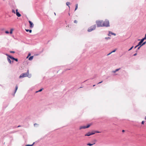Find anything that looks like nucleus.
Listing matches in <instances>:
<instances>
[{"instance_id": "obj_1", "label": "nucleus", "mask_w": 146, "mask_h": 146, "mask_svg": "<svg viewBox=\"0 0 146 146\" xmlns=\"http://www.w3.org/2000/svg\"><path fill=\"white\" fill-rule=\"evenodd\" d=\"M96 23L98 27H104L103 21L98 20L96 21Z\"/></svg>"}, {"instance_id": "obj_2", "label": "nucleus", "mask_w": 146, "mask_h": 146, "mask_svg": "<svg viewBox=\"0 0 146 146\" xmlns=\"http://www.w3.org/2000/svg\"><path fill=\"white\" fill-rule=\"evenodd\" d=\"M29 74V70H28L26 73H22L19 76V78H21L26 77H28Z\"/></svg>"}, {"instance_id": "obj_3", "label": "nucleus", "mask_w": 146, "mask_h": 146, "mask_svg": "<svg viewBox=\"0 0 146 146\" xmlns=\"http://www.w3.org/2000/svg\"><path fill=\"white\" fill-rule=\"evenodd\" d=\"M96 28V25H93L88 28V31L90 32L95 30Z\"/></svg>"}, {"instance_id": "obj_4", "label": "nucleus", "mask_w": 146, "mask_h": 146, "mask_svg": "<svg viewBox=\"0 0 146 146\" xmlns=\"http://www.w3.org/2000/svg\"><path fill=\"white\" fill-rule=\"evenodd\" d=\"M103 25H104V27H109L110 25L109 21L107 20H105L104 21H103Z\"/></svg>"}, {"instance_id": "obj_5", "label": "nucleus", "mask_w": 146, "mask_h": 146, "mask_svg": "<svg viewBox=\"0 0 146 146\" xmlns=\"http://www.w3.org/2000/svg\"><path fill=\"white\" fill-rule=\"evenodd\" d=\"M90 126V124H88L86 126H81L80 128V129H85L86 128H88Z\"/></svg>"}, {"instance_id": "obj_6", "label": "nucleus", "mask_w": 146, "mask_h": 146, "mask_svg": "<svg viewBox=\"0 0 146 146\" xmlns=\"http://www.w3.org/2000/svg\"><path fill=\"white\" fill-rule=\"evenodd\" d=\"M95 133V132H88L85 135V136H90L91 135H93Z\"/></svg>"}, {"instance_id": "obj_7", "label": "nucleus", "mask_w": 146, "mask_h": 146, "mask_svg": "<svg viewBox=\"0 0 146 146\" xmlns=\"http://www.w3.org/2000/svg\"><path fill=\"white\" fill-rule=\"evenodd\" d=\"M29 22L30 24V27L31 28L33 27L34 26V24L33 23L30 21H29Z\"/></svg>"}, {"instance_id": "obj_8", "label": "nucleus", "mask_w": 146, "mask_h": 146, "mask_svg": "<svg viewBox=\"0 0 146 146\" xmlns=\"http://www.w3.org/2000/svg\"><path fill=\"white\" fill-rule=\"evenodd\" d=\"M10 58H11V59L13 60H15V61H16V62H17L18 61V60L17 58H14L12 56H10Z\"/></svg>"}, {"instance_id": "obj_9", "label": "nucleus", "mask_w": 146, "mask_h": 146, "mask_svg": "<svg viewBox=\"0 0 146 146\" xmlns=\"http://www.w3.org/2000/svg\"><path fill=\"white\" fill-rule=\"evenodd\" d=\"M16 15L18 17H20L21 16V15L19 13V12H18V9H17L16 10Z\"/></svg>"}, {"instance_id": "obj_10", "label": "nucleus", "mask_w": 146, "mask_h": 146, "mask_svg": "<svg viewBox=\"0 0 146 146\" xmlns=\"http://www.w3.org/2000/svg\"><path fill=\"white\" fill-rule=\"evenodd\" d=\"M33 56H30L29 58V60H33Z\"/></svg>"}, {"instance_id": "obj_11", "label": "nucleus", "mask_w": 146, "mask_h": 146, "mask_svg": "<svg viewBox=\"0 0 146 146\" xmlns=\"http://www.w3.org/2000/svg\"><path fill=\"white\" fill-rule=\"evenodd\" d=\"M120 69V68L117 69H116L115 70L112 71V72L113 73H115L116 72L119 70Z\"/></svg>"}, {"instance_id": "obj_12", "label": "nucleus", "mask_w": 146, "mask_h": 146, "mask_svg": "<svg viewBox=\"0 0 146 146\" xmlns=\"http://www.w3.org/2000/svg\"><path fill=\"white\" fill-rule=\"evenodd\" d=\"M95 144V142H94V143L93 144H91L90 143H88L87 144V145H89L90 146H92L94 144Z\"/></svg>"}, {"instance_id": "obj_13", "label": "nucleus", "mask_w": 146, "mask_h": 146, "mask_svg": "<svg viewBox=\"0 0 146 146\" xmlns=\"http://www.w3.org/2000/svg\"><path fill=\"white\" fill-rule=\"evenodd\" d=\"M7 56V59L8 62H9V54H5Z\"/></svg>"}, {"instance_id": "obj_14", "label": "nucleus", "mask_w": 146, "mask_h": 146, "mask_svg": "<svg viewBox=\"0 0 146 146\" xmlns=\"http://www.w3.org/2000/svg\"><path fill=\"white\" fill-rule=\"evenodd\" d=\"M109 35L111 34V35H116V34L115 33H112L111 32H109Z\"/></svg>"}, {"instance_id": "obj_15", "label": "nucleus", "mask_w": 146, "mask_h": 146, "mask_svg": "<svg viewBox=\"0 0 146 146\" xmlns=\"http://www.w3.org/2000/svg\"><path fill=\"white\" fill-rule=\"evenodd\" d=\"M17 89H18V86L17 85H16L15 87V93H16Z\"/></svg>"}, {"instance_id": "obj_16", "label": "nucleus", "mask_w": 146, "mask_h": 146, "mask_svg": "<svg viewBox=\"0 0 146 146\" xmlns=\"http://www.w3.org/2000/svg\"><path fill=\"white\" fill-rule=\"evenodd\" d=\"M25 30L27 32L29 31L30 33H31L32 31L31 30H27V29H26Z\"/></svg>"}, {"instance_id": "obj_17", "label": "nucleus", "mask_w": 146, "mask_h": 146, "mask_svg": "<svg viewBox=\"0 0 146 146\" xmlns=\"http://www.w3.org/2000/svg\"><path fill=\"white\" fill-rule=\"evenodd\" d=\"M78 8V4H76V8H75V11Z\"/></svg>"}, {"instance_id": "obj_18", "label": "nucleus", "mask_w": 146, "mask_h": 146, "mask_svg": "<svg viewBox=\"0 0 146 146\" xmlns=\"http://www.w3.org/2000/svg\"><path fill=\"white\" fill-rule=\"evenodd\" d=\"M13 30L14 29H11L10 31V33L11 34H12V32Z\"/></svg>"}, {"instance_id": "obj_19", "label": "nucleus", "mask_w": 146, "mask_h": 146, "mask_svg": "<svg viewBox=\"0 0 146 146\" xmlns=\"http://www.w3.org/2000/svg\"><path fill=\"white\" fill-rule=\"evenodd\" d=\"M115 51H116V50H114L113 51H112L111 52H110V53H109V54H108L107 55H109L110 54H111V53H112V52H115Z\"/></svg>"}, {"instance_id": "obj_20", "label": "nucleus", "mask_w": 146, "mask_h": 146, "mask_svg": "<svg viewBox=\"0 0 146 146\" xmlns=\"http://www.w3.org/2000/svg\"><path fill=\"white\" fill-rule=\"evenodd\" d=\"M70 2H67L66 3V5H67L68 6V7H69V8H70V6H69V5H70Z\"/></svg>"}, {"instance_id": "obj_21", "label": "nucleus", "mask_w": 146, "mask_h": 146, "mask_svg": "<svg viewBox=\"0 0 146 146\" xmlns=\"http://www.w3.org/2000/svg\"><path fill=\"white\" fill-rule=\"evenodd\" d=\"M34 143L32 145H26L25 146H32L33 145V144H34V143Z\"/></svg>"}, {"instance_id": "obj_22", "label": "nucleus", "mask_w": 146, "mask_h": 146, "mask_svg": "<svg viewBox=\"0 0 146 146\" xmlns=\"http://www.w3.org/2000/svg\"><path fill=\"white\" fill-rule=\"evenodd\" d=\"M5 33H7V34H9V31H5Z\"/></svg>"}, {"instance_id": "obj_23", "label": "nucleus", "mask_w": 146, "mask_h": 146, "mask_svg": "<svg viewBox=\"0 0 146 146\" xmlns=\"http://www.w3.org/2000/svg\"><path fill=\"white\" fill-rule=\"evenodd\" d=\"M12 12L13 13H14L15 14V11L14 10H13V9L12 11Z\"/></svg>"}, {"instance_id": "obj_24", "label": "nucleus", "mask_w": 146, "mask_h": 146, "mask_svg": "<svg viewBox=\"0 0 146 146\" xmlns=\"http://www.w3.org/2000/svg\"><path fill=\"white\" fill-rule=\"evenodd\" d=\"M31 53H29V54L28 55V56L27 57V58H28L29 56H30L31 55Z\"/></svg>"}, {"instance_id": "obj_25", "label": "nucleus", "mask_w": 146, "mask_h": 146, "mask_svg": "<svg viewBox=\"0 0 146 146\" xmlns=\"http://www.w3.org/2000/svg\"><path fill=\"white\" fill-rule=\"evenodd\" d=\"M74 23H78V21H77L75 20L74 21Z\"/></svg>"}, {"instance_id": "obj_26", "label": "nucleus", "mask_w": 146, "mask_h": 146, "mask_svg": "<svg viewBox=\"0 0 146 146\" xmlns=\"http://www.w3.org/2000/svg\"><path fill=\"white\" fill-rule=\"evenodd\" d=\"M146 43V42H143V43L141 45V46H142V45H144Z\"/></svg>"}, {"instance_id": "obj_27", "label": "nucleus", "mask_w": 146, "mask_h": 146, "mask_svg": "<svg viewBox=\"0 0 146 146\" xmlns=\"http://www.w3.org/2000/svg\"><path fill=\"white\" fill-rule=\"evenodd\" d=\"M42 89H41L40 90H39L38 91L36 92H40L42 90Z\"/></svg>"}, {"instance_id": "obj_28", "label": "nucleus", "mask_w": 146, "mask_h": 146, "mask_svg": "<svg viewBox=\"0 0 146 146\" xmlns=\"http://www.w3.org/2000/svg\"><path fill=\"white\" fill-rule=\"evenodd\" d=\"M142 43H141L140 42L139 43H138V45L139 46V45H141V44Z\"/></svg>"}, {"instance_id": "obj_29", "label": "nucleus", "mask_w": 146, "mask_h": 146, "mask_svg": "<svg viewBox=\"0 0 146 146\" xmlns=\"http://www.w3.org/2000/svg\"><path fill=\"white\" fill-rule=\"evenodd\" d=\"M145 39L144 38H143L141 40V41L142 42H143V41Z\"/></svg>"}, {"instance_id": "obj_30", "label": "nucleus", "mask_w": 146, "mask_h": 146, "mask_svg": "<svg viewBox=\"0 0 146 146\" xmlns=\"http://www.w3.org/2000/svg\"><path fill=\"white\" fill-rule=\"evenodd\" d=\"M133 46H132L130 49H129V50H131L132 48H133Z\"/></svg>"}, {"instance_id": "obj_31", "label": "nucleus", "mask_w": 146, "mask_h": 146, "mask_svg": "<svg viewBox=\"0 0 146 146\" xmlns=\"http://www.w3.org/2000/svg\"><path fill=\"white\" fill-rule=\"evenodd\" d=\"M144 121H142V122H141L142 124H144Z\"/></svg>"}, {"instance_id": "obj_32", "label": "nucleus", "mask_w": 146, "mask_h": 146, "mask_svg": "<svg viewBox=\"0 0 146 146\" xmlns=\"http://www.w3.org/2000/svg\"><path fill=\"white\" fill-rule=\"evenodd\" d=\"M139 46V45H137L135 47V48H136L137 46Z\"/></svg>"}, {"instance_id": "obj_33", "label": "nucleus", "mask_w": 146, "mask_h": 146, "mask_svg": "<svg viewBox=\"0 0 146 146\" xmlns=\"http://www.w3.org/2000/svg\"><path fill=\"white\" fill-rule=\"evenodd\" d=\"M141 46H142L141 45L140 46H139V47L138 48V49H139Z\"/></svg>"}, {"instance_id": "obj_34", "label": "nucleus", "mask_w": 146, "mask_h": 146, "mask_svg": "<svg viewBox=\"0 0 146 146\" xmlns=\"http://www.w3.org/2000/svg\"><path fill=\"white\" fill-rule=\"evenodd\" d=\"M10 52L13 53H15V52H14V51H11Z\"/></svg>"}, {"instance_id": "obj_35", "label": "nucleus", "mask_w": 146, "mask_h": 146, "mask_svg": "<svg viewBox=\"0 0 146 146\" xmlns=\"http://www.w3.org/2000/svg\"><path fill=\"white\" fill-rule=\"evenodd\" d=\"M102 81H101V82H100L98 83V84H100V83H102Z\"/></svg>"}, {"instance_id": "obj_36", "label": "nucleus", "mask_w": 146, "mask_h": 146, "mask_svg": "<svg viewBox=\"0 0 146 146\" xmlns=\"http://www.w3.org/2000/svg\"><path fill=\"white\" fill-rule=\"evenodd\" d=\"M137 54V53H135V54H134V56H136V55Z\"/></svg>"}, {"instance_id": "obj_37", "label": "nucleus", "mask_w": 146, "mask_h": 146, "mask_svg": "<svg viewBox=\"0 0 146 146\" xmlns=\"http://www.w3.org/2000/svg\"><path fill=\"white\" fill-rule=\"evenodd\" d=\"M4 30V29H1V30H2V31H3Z\"/></svg>"}, {"instance_id": "obj_38", "label": "nucleus", "mask_w": 146, "mask_h": 146, "mask_svg": "<svg viewBox=\"0 0 146 146\" xmlns=\"http://www.w3.org/2000/svg\"><path fill=\"white\" fill-rule=\"evenodd\" d=\"M96 133H100V132H99L97 131H96Z\"/></svg>"}, {"instance_id": "obj_39", "label": "nucleus", "mask_w": 146, "mask_h": 146, "mask_svg": "<svg viewBox=\"0 0 146 146\" xmlns=\"http://www.w3.org/2000/svg\"><path fill=\"white\" fill-rule=\"evenodd\" d=\"M122 131V132H125V131H124V130H123Z\"/></svg>"}, {"instance_id": "obj_40", "label": "nucleus", "mask_w": 146, "mask_h": 146, "mask_svg": "<svg viewBox=\"0 0 146 146\" xmlns=\"http://www.w3.org/2000/svg\"><path fill=\"white\" fill-rule=\"evenodd\" d=\"M140 42H141V43L143 42H142V41H140Z\"/></svg>"}, {"instance_id": "obj_41", "label": "nucleus", "mask_w": 146, "mask_h": 146, "mask_svg": "<svg viewBox=\"0 0 146 146\" xmlns=\"http://www.w3.org/2000/svg\"><path fill=\"white\" fill-rule=\"evenodd\" d=\"M11 63V61L10 60V63Z\"/></svg>"}, {"instance_id": "obj_42", "label": "nucleus", "mask_w": 146, "mask_h": 146, "mask_svg": "<svg viewBox=\"0 0 146 146\" xmlns=\"http://www.w3.org/2000/svg\"><path fill=\"white\" fill-rule=\"evenodd\" d=\"M21 126L20 125H19L18 126V127H20Z\"/></svg>"}, {"instance_id": "obj_43", "label": "nucleus", "mask_w": 146, "mask_h": 146, "mask_svg": "<svg viewBox=\"0 0 146 146\" xmlns=\"http://www.w3.org/2000/svg\"><path fill=\"white\" fill-rule=\"evenodd\" d=\"M36 123L34 124V126H35V125H36Z\"/></svg>"}, {"instance_id": "obj_44", "label": "nucleus", "mask_w": 146, "mask_h": 146, "mask_svg": "<svg viewBox=\"0 0 146 146\" xmlns=\"http://www.w3.org/2000/svg\"><path fill=\"white\" fill-rule=\"evenodd\" d=\"M68 14H69V16H70V13H68Z\"/></svg>"}, {"instance_id": "obj_45", "label": "nucleus", "mask_w": 146, "mask_h": 146, "mask_svg": "<svg viewBox=\"0 0 146 146\" xmlns=\"http://www.w3.org/2000/svg\"><path fill=\"white\" fill-rule=\"evenodd\" d=\"M145 119L146 120V117H145Z\"/></svg>"}, {"instance_id": "obj_46", "label": "nucleus", "mask_w": 146, "mask_h": 146, "mask_svg": "<svg viewBox=\"0 0 146 146\" xmlns=\"http://www.w3.org/2000/svg\"><path fill=\"white\" fill-rule=\"evenodd\" d=\"M95 86V85H94L93 86Z\"/></svg>"}, {"instance_id": "obj_47", "label": "nucleus", "mask_w": 146, "mask_h": 146, "mask_svg": "<svg viewBox=\"0 0 146 146\" xmlns=\"http://www.w3.org/2000/svg\"><path fill=\"white\" fill-rule=\"evenodd\" d=\"M95 142H96V140H95Z\"/></svg>"}]
</instances>
